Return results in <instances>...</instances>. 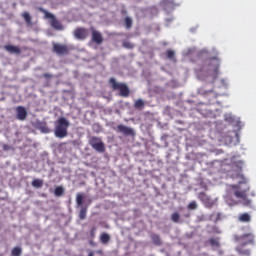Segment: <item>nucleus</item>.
Listing matches in <instances>:
<instances>
[{"label":"nucleus","mask_w":256,"mask_h":256,"mask_svg":"<svg viewBox=\"0 0 256 256\" xmlns=\"http://www.w3.org/2000/svg\"><path fill=\"white\" fill-rule=\"evenodd\" d=\"M124 47H127L128 49H133L134 43H131V41H124L123 42Z\"/></svg>","instance_id":"30"},{"label":"nucleus","mask_w":256,"mask_h":256,"mask_svg":"<svg viewBox=\"0 0 256 256\" xmlns=\"http://www.w3.org/2000/svg\"><path fill=\"white\" fill-rule=\"evenodd\" d=\"M43 77H45L46 79H49L51 77H53L52 73H43Z\"/></svg>","instance_id":"33"},{"label":"nucleus","mask_w":256,"mask_h":256,"mask_svg":"<svg viewBox=\"0 0 256 256\" xmlns=\"http://www.w3.org/2000/svg\"><path fill=\"white\" fill-rule=\"evenodd\" d=\"M4 49H6V51H9V53H21V47H18L17 45H4Z\"/></svg>","instance_id":"14"},{"label":"nucleus","mask_w":256,"mask_h":256,"mask_svg":"<svg viewBox=\"0 0 256 256\" xmlns=\"http://www.w3.org/2000/svg\"><path fill=\"white\" fill-rule=\"evenodd\" d=\"M90 244H91L92 246H95L94 242H90Z\"/></svg>","instance_id":"36"},{"label":"nucleus","mask_w":256,"mask_h":256,"mask_svg":"<svg viewBox=\"0 0 256 256\" xmlns=\"http://www.w3.org/2000/svg\"><path fill=\"white\" fill-rule=\"evenodd\" d=\"M98 253H99V254H102V250H99Z\"/></svg>","instance_id":"37"},{"label":"nucleus","mask_w":256,"mask_h":256,"mask_svg":"<svg viewBox=\"0 0 256 256\" xmlns=\"http://www.w3.org/2000/svg\"><path fill=\"white\" fill-rule=\"evenodd\" d=\"M186 217L189 218V217H190V214H187Z\"/></svg>","instance_id":"38"},{"label":"nucleus","mask_w":256,"mask_h":256,"mask_svg":"<svg viewBox=\"0 0 256 256\" xmlns=\"http://www.w3.org/2000/svg\"><path fill=\"white\" fill-rule=\"evenodd\" d=\"M27 110L24 106H17L16 108V118L20 119V121H25L27 119Z\"/></svg>","instance_id":"12"},{"label":"nucleus","mask_w":256,"mask_h":256,"mask_svg":"<svg viewBox=\"0 0 256 256\" xmlns=\"http://www.w3.org/2000/svg\"><path fill=\"white\" fill-rule=\"evenodd\" d=\"M124 25H125L126 29H131V27H133V19H132V17H129V16L125 17Z\"/></svg>","instance_id":"19"},{"label":"nucleus","mask_w":256,"mask_h":256,"mask_svg":"<svg viewBox=\"0 0 256 256\" xmlns=\"http://www.w3.org/2000/svg\"><path fill=\"white\" fill-rule=\"evenodd\" d=\"M53 51L57 53V55H67L70 51L68 45L63 43H53Z\"/></svg>","instance_id":"9"},{"label":"nucleus","mask_w":256,"mask_h":256,"mask_svg":"<svg viewBox=\"0 0 256 256\" xmlns=\"http://www.w3.org/2000/svg\"><path fill=\"white\" fill-rule=\"evenodd\" d=\"M89 145L96 150V152L104 153L106 150L104 142H102L101 138H97L96 136H93L89 140Z\"/></svg>","instance_id":"7"},{"label":"nucleus","mask_w":256,"mask_h":256,"mask_svg":"<svg viewBox=\"0 0 256 256\" xmlns=\"http://www.w3.org/2000/svg\"><path fill=\"white\" fill-rule=\"evenodd\" d=\"M88 256H94V252H89Z\"/></svg>","instance_id":"35"},{"label":"nucleus","mask_w":256,"mask_h":256,"mask_svg":"<svg viewBox=\"0 0 256 256\" xmlns=\"http://www.w3.org/2000/svg\"><path fill=\"white\" fill-rule=\"evenodd\" d=\"M22 17L24 18L26 23H28V24L32 23V17L30 15L29 11H24V13H22Z\"/></svg>","instance_id":"22"},{"label":"nucleus","mask_w":256,"mask_h":256,"mask_svg":"<svg viewBox=\"0 0 256 256\" xmlns=\"http://www.w3.org/2000/svg\"><path fill=\"white\" fill-rule=\"evenodd\" d=\"M208 242H209V244H210L211 246H214V247H216V248H219V247L221 246V244H220V242H219V238H210V239L208 240Z\"/></svg>","instance_id":"21"},{"label":"nucleus","mask_w":256,"mask_h":256,"mask_svg":"<svg viewBox=\"0 0 256 256\" xmlns=\"http://www.w3.org/2000/svg\"><path fill=\"white\" fill-rule=\"evenodd\" d=\"M238 178H240V182L238 184H232L230 188L234 190V196L238 198V201L233 202L234 205L242 204L243 206H250L251 200L248 198V192L250 190L248 186V182L246 178H244L243 174H237Z\"/></svg>","instance_id":"1"},{"label":"nucleus","mask_w":256,"mask_h":256,"mask_svg":"<svg viewBox=\"0 0 256 256\" xmlns=\"http://www.w3.org/2000/svg\"><path fill=\"white\" fill-rule=\"evenodd\" d=\"M86 216H87V208H81L79 212L80 220H85Z\"/></svg>","instance_id":"27"},{"label":"nucleus","mask_w":256,"mask_h":256,"mask_svg":"<svg viewBox=\"0 0 256 256\" xmlns=\"http://www.w3.org/2000/svg\"><path fill=\"white\" fill-rule=\"evenodd\" d=\"M239 220H240V222H251V216H250V214L245 212L244 214H240Z\"/></svg>","instance_id":"20"},{"label":"nucleus","mask_w":256,"mask_h":256,"mask_svg":"<svg viewBox=\"0 0 256 256\" xmlns=\"http://www.w3.org/2000/svg\"><path fill=\"white\" fill-rule=\"evenodd\" d=\"M96 230H97V228H95V227L91 228V230H90L91 238H95Z\"/></svg>","instance_id":"32"},{"label":"nucleus","mask_w":256,"mask_h":256,"mask_svg":"<svg viewBox=\"0 0 256 256\" xmlns=\"http://www.w3.org/2000/svg\"><path fill=\"white\" fill-rule=\"evenodd\" d=\"M69 122L66 118H59L55 124V136L56 138H66L68 136Z\"/></svg>","instance_id":"4"},{"label":"nucleus","mask_w":256,"mask_h":256,"mask_svg":"<svg viewBox=\"0 0 256 256\" xmlns=\"http://www.w3.org/2000/svg\"><path fill=\"white\" fill-rule=\"evenodd\" d=\"M134 107H136V109H143V107H145L144 100H141V98L139 100H136V102L134 103Z\"/></svg>","instance_id":"24"},{"label":"nucleus","mask_w":256,"mask_h":256,"mask_svg":"<svg viewBox=\"0 0 256 256\" xmlns=\"http://www.w3.org/2000/svg\"><path fill=\"white\" fill-rule=\"evenodd\" d=\"M22 253H23V250L20 246H15L11 250V255L12 256H21Z\"/></svg>","instance_id":"18"},{"label":"nucleus","mask_w":256,"mask_h":256,"mask_svg":"<svg viewBox=\"0 0 256 256\" xmlns=\"http://www.w3.org/2000/svg\"><path fill=\"white\" fill-rule=\"evenodd\" d=\"M38 11H41L42 13H44L46 19H51V25L52 27H54V29H58V30L64 29V25H62L59 19H56L53 13H50L49 11H47V9H44V7H38Z\"/></svg>","instance_id":"6"},{"label":"nucleus","mask_w":256,"mask_h":256,"mask_svg":"<svg viewBox=\"0 0 256 256\" xmlns=\"http://www.w3.org/2000/svg\"><path fill=\"white\" fill-rule=\"evenodd\" d=\"M207 95H212V97H217V94L213 92V90H209V92H206Z\"/></svg>","instance_id":"34"},{"label":"nucleus","mask_w":256,"mask_h":256,"mask_svg":"<svg viewBox=\"0 0 256 256\" xmlns=\"http://www.w3.org/2000/svg\"><path fill=\"white\" fill-rule=\"evenodd\" d=\"M92 41H94L98 45H101V43H103L104 38L101 31H97V29H92Z\"/></svg>","instance_id":"13"},{"label":"nucleus","mask_w":256,"mask_h":256,"mask_svg":"<svg viewBox=\"0 0 256 256\" xmlns=\"http://www.w3.org/2000/svg\"><path fill=\"white\" fill-rule=\"evenodd\" d=\"M188 210H197L198 204L196 201H192L187 206Z\"/></svg>","instance_id":"28"},{"label":"nucleus","mask_w":256,"mask_h":256,"mask_svg":"<svg viewBox=\"0 0 256 256\" xmlns=\"http://www.w3.org/2000/svg\"><path fill=\"white\" fill-rule=\"evenodd\" d=\"M74 35L77 39H86V37H88L89 32L88 29H86V27H77L74 30Z\"/></svg>","instance_id":"11"},{"label":"nucleus","mask_w":256,"mask_h":256,"mask_svg":"<svg viewBox=\"0 0 256 256\" xmlns=\"http://www.w3.org/2000/svg\"><path fill=\"white\" fill-rule=\"evenodd\" d=\"M151 240L155 246H161L162 240L158 234H152Z\"/></svg>","instance_id":"17"},{"label":"nucleus","mask_w":256,"mask_h":256,"mask_svg":"<svg viewBox=\"0 0 256 256\" xmlns=\"http://www.w3.org/2000/svg\"><path fill=\"white\" fill-rule=\"evenodd\" d=\"M110 240L111 236H109L107 232H102V234H100V242H102V244H109Z\"/></svg>","instance_id":"15"},{"label":"nucleus","mask_w":256,"mask_h":256,"mask_svg":"<svg viewBox=\"0 0 256 256\" xmlns=\"http://www.w3.org/2000/svg\"><path fill=\"white\" fill-rule=\"evenodd\" d=\"M116 132H120V134H123L124 136H136L135 130H133V128H128V126H124V124H118Z\"/></svg>","instance_id":"10"},{"label":"nucleus","mask_w":256,"mask_h":256,"mask_svg":"<svg viewBox=\"0 0 256 256\" xmlns=\"http://www.w3.org/2000/svg\"><path fill=\"white\" fill-rule=\"evenodd\" d=\"M234 240L238 242V246H236L238 254L241 256H251V250L245 248V246H255V234L253 232H248L241 236L235 235Z\"/></svg>","instance_id":"3"},{"label":"nucleus","mask_w":256,"mask_h":256,"mask_svg":"<svg viewBox=\"0 0 256 256\" xmlns=\"http://www.w3.org/2000/svg\"><path fill=\"white\" fill-rule=\"evenodd\" d=\"M109 83L114 91H117L118 89L122 97H129L131 90L129 86H127V83H120L119 81H116L115 77H110Z\"/></svg>","instance_id":"5"},{"label":"nucleus","mask_w":256,"mask_h":256,"mask_svg":"<svg viewBox=\"0 0 256 256\" xmlns=\"http://www.w3.org/2000/svg\"><path fill=\"white\" fill-rule=\"evenodd\" d=\"M220 63L221 61L218 57H208L204 59L202 66L196 69V73L199 76L213 75V77H217Z\"/></svg>","instance_id":"2"},{"label":"nucleus","mask_w":256,"mask_h":256,"mask_svg":"<svg viewBox=\"0 0 256 256\" xmlns=\"http://www.w3.org/2000/svg\"><path fill=\"white\" fill-rule=\"evenodd\" d=\"M32 186H33L34 188H42V186H43V180H39V179L33 180Z\"/></svg>","instance_id":"26"},{"label":"nucleus","mask_w":256,"mask_h":256,"mask_svg":"<svg viewBox=\"0 0 256 256\" xmlns=\"http://www.w3.org/2000/svg\"><path fill=\"white\" fill-rule=\"evenodd\" d=\"M2 148L4 152H9V150H13L12 146H9V144H3Z\"/></svg>","instance_id":"31"},{"label":"nucleus","mask_w":256,"mask_h":256,"mask_svg":"<svg viewBox=\"0 0 256 256\" xmlns=\"http://www.w3.org/2000/svg\"><path fill=\"white\" fill-rule=\"evenodd\" d=\"M198 200L204 204L205 208H213V206H215V200L206 194V192H199Z\"/></svg>","instance_id":"8"},{"label":"nucleus","mask_w":256,"mask_h":256,"mask_svg":"<svg viewBox=\"0 0 256 256\" xmlns=\"http://www.w3.org/2000/svg\"><path fill=\"white\" fill-rule=\"evenodd\" d=\"M65 190L62 186H57V188H55V192L54 195L59 197V196H63Z\"/></svg>","instance_id":"23"},{"label":"nucleus","mask_w":256,"mask_h":256,"mask_svg":"<svg viewBox=\"0 0 256 256\" xmlns=\"http://www.w3.org/2000/svg\"><path fill=\"white\" fill-rule=\"evenodd\" d=\"M166 54H167L168 59L175 58V51L173 49H167Z\"/></svg>","instance_id":"29"},{"label":"nucleus","mask_w":256,"mask_h":256,"mask_svg":"<svg viewBox=\"0 0 256 256\" xmlns=\"http://www.w3.org/2000/svg\"><path fill=\"white\" fill-rule=\"evenodd\" d=\"M84 198V194H77L76 202L78 206H83Z\"/></svg>","instance_id":"25"},{"label":"nucleus","mask_w":256,"mask_h":256,"mask_svg":"<svg viewBox=\"0 0 256 256\" xmlns=\"http://www.w3.org/2000/svg\"><path fill=\"white\" fill-rule=\"evenodd\" d=\"M171 221L175 224H179L181 222V214H179V212H173V214H171Z\"/></svg>","instance_id":"16"}]
</instances>
